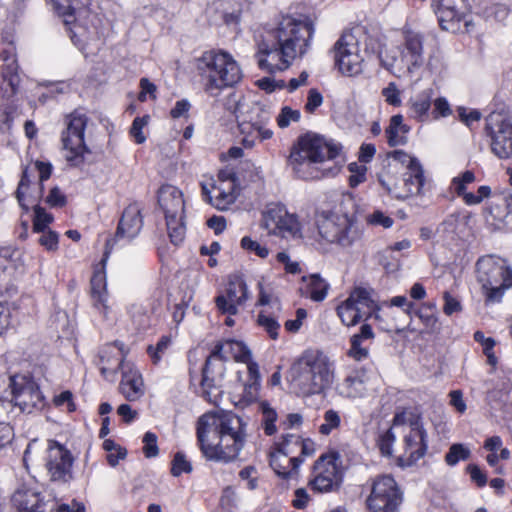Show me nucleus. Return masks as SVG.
Listing matches in <instances>:
<instances>
[{
    "mask_svg": "<svg viewBox=\"0 0 512 512\" xmlns=\"http://www.w3.org/2000/svg\"><path fill=\"white\" fill-rule=\"evenodd\" d=\"M314 26L309 20L284 17L257 44L255 58L260 69L270 73L288 69L310 47Z\"/></svg>",
    "mask_w": 512,
    "mask_h": 512,
    "instance_id": "nucleus-1",
    "label": "nucleus"
},
{
    "mask_svg": "<svg viewBox=\"0 0 512 512\" xmlns=\"http://www.w3.org/2000/svg\"><path fill=\"white\" fill-rule=\"evenodd\" d=\"M196 433L200 450L210 461L232 462L246 443V424L231 412L202 415L198 419Z\"/></svg>",
    "mask_w": 512,
    "mask_h": 512,
    "instance_id": "nucleus-2",
    "label": "nucleus"
},
{
    "mask_svg": "<svg viewBox=\"0 0 512 512\" xmlns=\"http://www.w3.org/2000/svg\"><path fill=\"white\" fill-rule=\"evenodd\" d=\"M339 154V147L324 137L307 133L300 137L297 146L291 151L288 162L295 174L302 179H317L335 175V164L324 167Z\"/></svg>",
    "mask_w": 512,
    "mask_h": 512,
    "instance_id": "nucleus-3",
    "label": "nucleus"
},
{
    "mask_svg": "<svg viewBox=\"0 0 512 512\" xmlns=\"http://www.w3.org/2000/svg\"><path fill=\"white\" fill-rule=\"evenodd\" d=\"M249 358H251V352L241 341L229 339L217 344L203 368L201 381L203 397L213 405H219L223 394L225 361L234 359L238 362H247Z\"/></svg>",
    "mask_w": 512,
    "mask_h": 512,
    "instance_id": "nucleus-4",
    "label": "nucleus"
},
{
    "mask_svg": "<svg viewBox=\"0 0 512 512\" xmlns=\"http://www.w3.org/2000/svg\"><path fill=\"white\" fill-rule=\"evenodd\" d=\"M289 377L292 386L303 396L319 394L333 381L332 364L319 350H306L292 364Z\"/></svg>",
    "mask_w": 512,
    "mask_h": 512,
    "instance_id": "nucleus-5",
    "label": "nucleus"
},
{
    "mask_svg": "<svg viewBox=\"0 0 512 512\" xmlns=\"http://www.w3.org/2000/svg\"><path fill=\"white\" fill-rule=\"evenodd\" d=\"M197 70L203 81L204 91L217 97L227 88L237 85L243 72L237 61L224 51H206L197 59Z\"/></svg>",
    "mask_w": 512,
    "mask_h": 512,
    "instance_id": "nucleus-6",
    "label": "nucleus"
},
{
    "mask_svg": "<svg viewBox=\"0 0 512 512\" xmlns=\"http://www.w3.org/2000/svg\"><path fill=\"white\" fill-rule=\"evenodd\" d=\"M402 36L400 46L387 48L380 53L382 66L396 77L413 74L425 62L423 35L405 27Z\"/></svg>",
    "mask_w": 512,
    "mask_h": 512,
    "instance_id": "nucleus-7",
    "label": "nucleus"
},
{
    "mask_svg": "<svg viewBox=\"0 0 512 512\" xmlns=\"http://www.w3.org/2000/svg\"><path fill=\"white\" fill-rule=\"evenodd\" d=\"M235 112L240 142L245 148H253L257 143L273 137L274 132L269 127L272 118L270 105L239 101Z\"/></svg>",
    "mask_w": 512,
    "mask_h": 512,
    "instance_id": "nucleus-8",
    "label": "nucleus"
},
{
    "mask_svg": "<svg viewBox=\"0 0 512 512\" xmlns=\"http://www.w3.org/2000/svg\"><path fill=\"white\" fill-rule=\"evenodd\" d=\"M316 224L323 240L343 249L356 245L362 238L358 223L346 213L321 212L317 215Z\"/></svg>",
    "mask_w": 512,
    "mask_h": 512,
    "instance_id": "nucleus-9",
    "label": "nucleus"
},
{
    "mask_svg": "<svg viewBox=\"0 0 512 512\" xmlns=\"http://www.w3.org/2000/svg\"><path fill=\"white\" fill-rule=\"evenodd\" d=\"M477 279L486 302H499L504 291L512 287V271L505 260L493 255L481 257L476 264Z\"/></svg>",
    "mask_w": 512,
    "mask_h": 512,
    "instance_id": "nucleus-10",
    "label": "nucleus"
},
{
    "mask_svg": "<svg viewBox=\"0 0 512 512\" xmlns=\"http://www.w3.org/2000/svg\"><path fill=\"white\" fill-rule=\"evenodd\" d=\"M89 117L81 109H76L64 118L65 129L61 140L65 151L66 161L73 167H79L85 162V155L90 149L85 144V130Z\"/></svg>",
    "mask_w": 512,
    "mask_h": 512,
    "instance_id": "nucleus-11",
    "label": "nucleus"
},
{
    "mask_svg": "<svg viewBox=\"0 0 512 512\" xmlns=\"http://www.w3.org/2000/svg\"><path fill=\"white\" fill-rule=\"evenodd\" d=\"M373 295L374 291L371 288L359 286L351 290L349 296L336 308L342 324L352 327L371 317L379 320L380 307Z\"/></svg>",
    "mask_w": 512,
    "mask_h": 512,
    "instance_id": "nucleus-12",
    "label": "nucleus"
},
{
    "mask_svg": "<svg viewBox=\"0 0 512 512\" xmlns=\"http://www.w3.org/2000/svg\"><path fill=\"white\" fill-rule=\"evenodd\" d=\"M158 204L164 213L170 241L178 245L186 234L183 193L173 185H163L158 191Z\"/></svg>",
    "mask_w": 512,
    "mask_h": 512,
    "instance_id": "nucleus-13",
    "label": "nucleus"
},
{
    "mask_svg": "<svg viewBox=\"0 0 512 512\" xmlns=\"http://www.w3.org/2000/svg\"><path fill=\"white\" fill-rule=\"evenodd\" d=\"M361 28L342 33L335 42L332 53L339 71L347 76H355L362 72L364 57L360 47L363 37Z\"/></svg>",
    "mask_w": 512,
    "mask_h": 512,
    "instance_id": "nucleus-14",
    "label": "nucleus"
},
{
    "mask_svg": "<svg viewBox=\"0 0 512 512\" xmlns=\"http://www.w3.org/2000/svg\"><path fill=\"white\" fill-rule=\"evenodd\" d=\"M402 502V493L389 475L377 477L371 486V492L366 500L369 512H395Z\"/></svg>",
    "mask_w": 512,
    "mask_h": 512,
    "instance_id": "nucleus-15",
    "label": "nucleus"
},
{
    "mask_svg": "<svg viewBox=\"0 0 512 512\" xmlns=\"http://www.w3.org/2000/svg\"><path fill=\"white\" fill-rule=\"evenodd\" d=\"M75 458L71 451L55 440H48L45 467L54 482L68 483L73 479Z\"/></svg>",
    "mask_w": 512,
    "mask_h": 512,
    "instance_id": "nucleus-16",
    "label": "nucleus"
},
{
    "mask_svg": "<svg viewBox=\"0 0 512 512\" xmlns=\"http://www.w3.org/2000/svg\"><path fill=\"white\" fill-rule=\"evenodd\" d=\"M340 456L336 452L322 455L314 464L311 487L318 492H330L339 487L342 480Z\"/></svg>",
    "mask_w": 512,
    "mask_h": 512,
    "instance_id": "nucleus-17",
    "label": "nucleus"
},
{
    "mask_svg": "<svg viewBox=\"0 0 512 512\" xmlns=\"http://www.w3.org/2000/svg\"><path fill=\"white\" fill-rule=\"evenodd\" d=\"M262 227L268 234L280 237L300 236V224L294 214H290L283 205H268L262 214Z\"/></svg>",
    "mask_w": 512,
    "mask_h": 512,
    "instance_id": "nucleus-18",
    "label": "nucleus"
},
{
    "mask_svg": "<svg viewBox=\"0 0 512 512\" xmlns=\"http://www.w3.org/2000/svg\"><path fill=\"white\" fill-rule=\"evenodd\" d=\"M486 130L491 138V149L499 158L512 155V122L499 112H492L486 119Z\"/></svg>",
    "mask_w": 512,
    "mask_h": 512,
    "instance_id": "nucleus-19",
    "label": "nucleus"
},
{
    "mask_svg": "<svg viewBox=\"0 0 512 512\" xmlns=\"http://www.w3.org/2000/svg\"><path fill=\"white\" fill-rule=\"evenodd\" d=\"M11 401L18 406L22 412L32 413L41 409L44 405V397L38 385L25 376L10 377Z\"/></svg>",
    "mask_w": 512,
    "mask_h": 512,
    "instance_id": "nucleus-20",
    "label": "nucleus"
},
{
    "mask_svg": "<svg viewBox=\"0 0 512 512\" xmlns=\"http://www.w3.org/2000/svg\"><path fill=\"white\" fill-rule=\"evenodd\" d=\"M122 370V379L119 384V391L127 401L135 402L140 400L145 394L142 375L132 365L123 363L119 357L116 359L115 366L104 365L101 368V374L105 377L109 373H116Z\"/></svg>",
    "mask_w": 512,
    "mask_h": 512,
    "instance_id": "nucleus-21",
    "label": "nucleus"
},
{
    "mask_svg": "<svg viewBox=\"0 0 512 512\" xmlns=\"http://www.w3.org/2000/svg\"><path fill=\"white\" fill-rule=\"evenodd\" d=\"M249 298L248 287L240 276H232L229 279L226 293L215 298L217 309L227 315H236Z\"/></svg>",
    "mask_w": 512,
    "mask_h": 512,
    "instance_id": "nucleus-22",
    "label": "nucleus"
},
{
    "mask_svg": "<svg viewBox=\"0 0 512 512\" xmlns=\"http://www.w3.org/2000/svg\"><path fill=\"white\" fill-rule=\"evenodd\" d=\"M201 186L205 198L219 210H226L236 199L234 180L225 178L223 174L219 175L217 181L211 179V182L202 183Z\"/></svg>",
    "mask_w": 512,
    "mask_h": 512,
    "instance_id": "nucleus-23",
    "label": "nucleus"
},
{
    "mask_svg": "<svg viewBox=\"0 0 512 512\" xmlns=\"http://www.w3.org/2000/svg\"><path fill=\"white\" fill-rule=\"evenodd\" d=\"M404 451L397 458L400 467H411L427 452V433L423 427L409 430L404 436Z\"/></svg>",
    "mask_w": 512,
    "mask_h": 512,
    "instance_id": "nucleus-24",
    "label": "nucleus"
},
{
    "mask_svg": "<svg viewBox=\"0 0 512 512\" xmlns=\"http://www.w3.org/2000/svg\"><path fill=\"white\" fill-rule=\"evenodd\" d=\"M291 452L292 450L289 447L288 438H284V441L279 447L270 453V466L274 472L283 479L295 477L298 467L303 462V458L301 457H290L289 454Z\"/></svg>",
    "mask_w": 512,
    "mask_h": 512,
    "instance_id": "nucleus-25",
    "label": "nucleus"
},
{
    "mask_svg": "<svg viewBox=\"0 0 512 512\" xmlns=\"http://www.w3.org/2000/svg\"><path fill=\"white\" fill-rule=\"evenodd\" d=\"M0 59L3 62L0 71V93L10 97L17 92L20 85L17 59L14 52L8 50L0 53Z\"/></svg>",
    "mask_w": 512,
    "mask_h": 512,
    "instance_id": "nucleus-26",
    "label": "nucleus"
},
{
    "mask_svg": "<svg viewBox=\"0 0 512 512\" xmlns=\"http://www.w3.org/2000/svg\"><path fill=\"white\" fill-rule=\"evenodd\" d=\"M143 226L141 209L138 204H130L123 211L119 221L115 238L117 240H132Z\"/></svg>",
    "mask_w": 512,
    "mask_h": 512,
    "instance_id": "nucleus-27",
    "label": "nucleus"
},
{
    "mask_svg": "<svg viewBox=\"0 0 512 512\" xmlns=\"http://www.w3.org/2000/svg\"><path fill=\"white\" fill-rule=\"evenodd\" d=\"M33 175L30 173L29 167H25L21 179L19 181L16 198L24 211H28L30 205H36V202L42 197L43 184H38V187L31 189Z\"/></svg>",
    "mask_w": 512,
    "mask_h": 512,
    "instance_id": "nucleus-28",
    "label": "nucleus"
},
{
    "mask_svg": "<svg viewBox=\"0 0 512 512\" xmlns=\"http://www.w3.org/2000/svg\"><path fill=\"white\" fill-rule=\"evenodd\" d=\"M433 95V89L428 87L411 96L406 104L408 108V116L419 122L427 121L429 118Z\"/></svg>",
    "mask_w": 512,
    "mask_h": 512,
    "instance_id": "nucleus-29",
    "label": "nucleus"
},
{
    "mask_svg": "<svg viewBox=\"0 0 512 512\" xmlns=\"http://www.w3.org/2000/svg\"><path fill=\"white\" fill-rule=\"evenodd\" d=\"M42 502L41 494L27 486L19 487L12 496V503L19 512H38Z\"/></svg>",
    "mask_w": 512,
    "mask_h": 512,
    "instance_id": "nucleus-30",
    "label": "nucleus"
},
{
    "mask_svg": "<svg viewBox=\"0 0 512 512\" xmlns=\"http://www.w3.org/2000/svg\"><path fill=\"white\" fill-rule=\"evenodd\" d=\"M375 334L372 327L364 323L360 327L359 333L353 335L350 339V349L348 355L356 361L367 359L369 356V347L366 345L367 341L373 340Z\"/></svg>",
    "mask_w": 512,
    "mask_h": 512,
    "instance_id": "nucleus-31",
    "label": "nucleus"
},
{
    "mask_svg": "<svg viewBox=\"0 0 512 512\" xmlns=\"http://www.w3.org/2000/svg\"><path fill=\"white\" fill-rule=\"evenodd\" d=\"M397 171V164H390L388 169L379 174L378 180L388 194L396 199L404 200L407 198V193H404L402 179H398L395 175Z\"/></svg>",
    "mask_w": 512,
    "mask_h": 512,
    "instance_id": "nucleus-32",
    "label": "nucleus"
},
{
    "mask_svg": "<svg viewBox=\"0 0 512 512\" xmlns=\"http://www.w3.org/2000/svg\"><path fill=\"white\" fill-rule=\"evenodd\" d=\"M425 181L422 166H414V168L407 170L402 179L404 193H407V198L424 194Z\"/></svg>",
    "mask_w": 512,
    "mask_h": 512,
    "instance_id": "nucleus-33",
    "label": "nucleus"
},
{
    "mask_svg": "<svg viewBox=\"0 0 512 512\" xmlns=\"http://www.w3.org/2000/svg\"><path fill=\"white\" fill-rule=\"evenodd\" d=\"M408 132L409 127L403 123V116L401 114L393 115L385 130L388 144L391 147L404 145L407 142Z\"/></svg>",
    "mask_w": 512,
    "mask_h": 512,
    "instance_id": "nucleus-34",
    "label": "nucleus"
},
{
    "mask_svg": "<svg viewBox=\"0 0 512 512\" xmlns=\"http://www.w3.org/2000/svg\"><path fill=\"white\" fill-rule=\"evenodd\" d=\"M56 12L64 17V23L70 25L75 21L76 15L85 13V3L82 0H50Z\"/></svg>",
    "mask_w": 512,
    "mask_h": 512,
    "instance_id": "nucleus-35",
    "label": "nucleus"
},
{
    "mask_svg": "<svg viewBox=\"0 0 512 512\" xmlns=\"http://www.w3.org/2000/svg\"><path fill=\"white\" fill-rule=\"evenodd\" d=\"M0 259L9 261L11 267L19 273H24L32 261V256L12 247L0 249Z\"/></svg>",
    "mask_w": 512,
    "mask_h": 512,
    "instance_id": "nucleus-36",
    "label": "nucleus"
},
{
    "mask_svg": "<svg viewBox=\"0 0 512 512\" xmlns=\"http://www.w3.org/2000/svg\"><path fill=\"white\" fill-rule=\"evenodd\" d=\"M91 293L94 305L106 310L107 302V279L104 271H96L91 279Z\"/></svg>",
    "mask_w": 512,
    "mask_h": 512,
    "instance_id": "nucleus-37",
    "label": "nucleus"
},
{
    "mask_svg": "<svg viewBox=\"0 0 512 512\" xmlns=\"http://www.w3.org/2000/svg\"><path fill=\"white\" fill-rule=\"evenodd\" d=\"M436 14L443 30L455 33L460 29L462 14L456 9H436Z\"/></svg>",
    "mask_w": 512,
    "mask_h": 512,
    "instance_id": "nucleus-38",
    "label": "nucleus"
},
{
    "mask_svg": "<svg viewBox=\"0 0 512 512\" xmlns=\"http://www.w3.org/2000/svg\"><path fill=\"white\" fill-rule=\"evenodd\" d=\"M489 212L494 219L504 221L512 213V196L501 195L495 197L491 202Z\"/></svg>",
    "mask_w": 512,
    "mask_h": 512,
    "instance_id": "nucleus-39",
    "label": "nucleus"
},
{
    "mask_svg": "<svg viewBox=\"0 0 512 512\" xmlns=\"http://www.w3.org/2000/svg\"><path fill=\"white\" fill-rule=\"evenodd\" d=\"M328 284L318 275H311L307 280L306 294L313 301H323L327 295Z\"/></svg>",
    "mask_w": 512,
    "mask_h": 512,
    "instance_id": "nucleus-40",
    "label": "nucleus"
},
{
    "mask_svg": "<svg viewBox=\"0 0 512 512\" xmlns=\"http://www.w3.org/2000/svg\"><path fill=\"white\" fill-rule=\"evenodd\" d=\"M257 323L267 332L271 339L276 340L278 338L280 324L277 320V315L270 313L267 310H262L258 314Z\"/></svg>",
    "mask_w": 512,
    "mask_h": 512,
    "instance_id": "nucleus-41",
    "label": "nucleus"
},
{
    "mask_svg": "<svg viewBox=\"0 0 512 512\" xmlns=\"http://www.w3.org/2000/svg\"><path fill=\"white\" fill-rule=\"evenodd\" d=\"M404 425H407L410 430L423 427L420 415L410 409H403L394 415L393 426Z\"/></svg>",
    "mask_w": 512,
    "mask_h": 512,
    "instance_id": "nucleus-42",
    "label": "nucleus"
},
{
    "mask_svg": "<svg viewBox=\"0 0 512 512\" xmlns=\"http://www.w3.org/2000/svg\"><path fill=\"white\" fill-rule=\"evenodd\" d=\"M341 424V417L339 412L329 409L325 411L323 416V423L319 426V432L322 435H329L334 430L338 429Z\"/></svg>",
    "mask_w": 512,
    "mask_h": 512,
    "instance_id": "nucleus-43",
    "label": "nucleus"
},
{
    "mask_svg": "<svg viewBox=\"0 0 512 512\" xmlns=\"http://www.w3.org/2000/svg\"><path fill=\"white\" fill-rule=\"evenodd\" d=\"M470 457V450L460 443L451 445L445 455V462L449 466H455L460 460H467Z\"/></svg>",
    "mask_w": 512,
    "mask_h": 512,
    "instance_id": "nucleus-44",
    "label": "nucleus"
},
{
    "mask_svg": "<svg viewBox=\"0 0 512 512\" xmlns=\"http://www.w3.org/2000/svg\"><path fill=\"white\" fill-rule=\"evenodd\" d=\"M301 113L297 109H293L290 106H283L276 116V123L279 128L284 129L290 126L291 123L299 122Z\"/></svg>",
    "mask_w": 512,
    "mask_h": 512,
    "instance_id": "nucleus-45",
    "label": "nucleus"
},
{
    "mask_svg": "<svg viewBox=\"0 0 512 512\" xmlns=\"http://www.w3.org/2000/svg\"><path fill=\"white\" fill-rule=\"evenodd\" d=\"M53 221V216L46 212L44 208L36 204L34 206L33 231L40 233L46 231L49 224Z\"/></svg>",
    "mask_w": 512,
    "mask_h": 512,
    "instance_id": "nucleus-46",
    "label": "nucleus"
},
{
    "mask_svg": "<svg viewBox=\"0 0 512 512\" xmlns=\"http://www.w3.org/2000/svg\"><path fill=\"white\" fill-rule=\"evenodd\" d=\"M474 339L481 344L483 352L487 356L488 363L490 365H495L497 363V358L493 351L496 344L495 340L491 337H485L484 333L481 331H476L474 333Z\"/></svg>",
    "mask_w": 512,
    "mask_h": 512,
    "instance_id": "nucleus-47",
    "label": "nucleus"
},
{
    "mask_svg": "<svg viewBox=\"0 0 512 512\" xmlns=\"http://www.w3.org/2000/svg\"><path fill=\"white\" fill-rule=\"evenodd\" d=\"M119 357L120 361L124 362V354L122 350L116 345H108L100 355V369L106 366H115L116 359Z\"/></svg>",
    "mask_w": 512,
    "mask_h": 512,
    "instance_id": "nucleus-48",
    "label": "nucleus"
},
{
    "mask_svg": "<svg viewBox=\"0 0 512 512\" xmlns=\"http://www.w3.org/2000/svg\"><path fill=\"white\" fill-rule=\"evenodd\" d=\"M381 95L384 101L393 107H400L402 105L401 91L395 82H389L381 90Z\"/></svg>",
    "mask_w": 512,
    "mask_h": 512,
    "instance_id": "nucleus-49",
    "label": "nucleus"
},
{
    "mask_svg": "<svg viewBox=\"0 0 512 512\" xmlns=\"http://www.w3.org/2000/svg\"><path fill=\"white\" fill-rule=\"evenodd\" d=\"M150 116L144 115L142 117H136L132 123L130 134L134 138L137 144H142L146 141V136L143 133V128L149 123Z\"/></svg>",
    "mask_w": 512,
    "mask_h": 512,
    "instance_id": "nucleus-50",
    "label": "nucleus"
},
{
    "mask_svg": "<svg viewBox=\"0 0 512 512\" xmlns=\"http://www.w3.org/2000/svg\"><path fill=\"white\" fill-rule=\"evenodd\" d=\"M345 393L348 397L356 398L362 396L366 388L364 383L358 377H348L343 385Z\"/></svg>",
    "mask_w": 512,
    "mask_h": 512,
    "instance_id": "nucleus-51",
    "label": "nucleus"
},
{
    "mask_svg": "<svg viewBox=\"0 0 512 512\" xmlns=\"http://www.w3.org/2000/svg\"><path fill=\"white\" fill-rule=\"evenodd\" d=\"M263 412V428L267 435L271 436L276 431L275 421L277 420V413L267 404L262 405Z\"/></svg>",
    "mask_w": 512,
    "mask_h": 512,
    "instance_id": "nucleus-52",
    "label": "nucleus"
},
{
    "mask_svg": "<svg viewBox=\"0 0 512 512\" xmlns=\"http://www.w3.org/2000/svg\"><path fill=\"white\" fill-rule=\"evenodd\" d=\"M192 465L182 452H177L172 461L171 473L173 476H179L182 473H190Z\"/></svg>",
    "mask_w": 512,
    "mask_h": 512,
    "instance_id": "nucleus-53",
    "label": "nucleus"
},
{
    "mask_svg": "<svg viewBox=\"0 0 512 512\" xmlns=\"http://www.w3.org/2000/svg\"><path fill=\"white\" fill-rule=\"evenodd\" d=\"M170 344L171 338L169 336L164 335L160 338L155 347L152 345L148 347L147 351L150 357L152 358L154 364H157L161 360L162 355L168 349Z\"/></svg>",
    "mask_w": 512,
    "mask_h": 512,
    "instance_id": "nucleus-54",
    "label": "nucleus"
},
{
    "mask_svg": "<svg viewBox=\"0 0 512 512\" xmlns=\"http://www.w3.org/2000/svg\"><path fill=\"white\" fill-rule=\"evenodd\" d=\"M241 247L249 252H253L255 255L262 259L269 255V250L266 246L259 244L257 241L252 240L248 236H245L241 239Z\"/></svg>",
    "mask_w": 512,
    "mask_h": 512,
    "instance_id": "nucleus-55",
    "label": "nucleus"
},
{
    "mask_svg": "<svg viewBox=\"0 0 512 512\" xmlns=\"http://www.w3.org/2000/svg\"><path fill=\"white\" fill-rule=\"evenodd\" d=\"M389 157L398 164H401L406 167L407 170L414 168V166H421L420 162L407 154L402 150H395L390 153Z\"/></svg>",
    "mask_w": 512,
    "mask_h": 512,
    "instance_id": "nucleus-56",
    "label": "nucleus"
},
{
    "mask_svg": "<svg viewBox=\"0 0 512 512\" xmlns=\"http://www.w3.org/2000/svg\"><path fill=\"white\" fill-rule=\"evenodd\" d=\"M396 440V436L393 433L392 429H388L385 431L378 440V446L381 453L385 456L392 455V447Z\"/></svg>",
    "mask_w": 512,
    "mask_h": 512,
    "instance_id": "nucleus-57",
    "label": "nucleus"
},
{
    "mask_svg": "<svg viewBox=\"0 0 512 512\" xmlns=\"http://www.w3.org/2000/svg\"><path fill=\"white\" fill-rule=\"evenodd\" d=\"M143 452L147 458L158 455L157 436L153 432H146L143 437Z\"/></svg>",
    "mask_w": 512,
    "mask_h": 512,
    "instance_id": "nucleus-58",
    "label": "nucleus"
},
{
    "mask_svg": "<svg viewBox=\"0 0 512 512\" xmlns=\"http://www.w3.org/2000/svg\"><path fill=\"white\" fill-rule=\"evenodd\" d=\"M285 438H288V444H294L295 446L301 449V454L303 456H312L315 452V444L313 441L306 439L302 440L299 437H295L293 435H288Z\"/></svg>",
    "mask_w": 512,
    "mask_h": 512,
    "instance_id": "nucleus-59",
    "label": "nucleus"
},
{
    "mask_svg": "<svg viewBox=\"0 0 512 512\" xmlns=\"http://www.w3.org/2000/svg\"><path fill=\"white\" fill-rule=\"evenodd\" d=\"M434 109L432 115L434 119L448 117L452 114L451 106L445 97H438L433 101Z\"/></svg>",
    "mask_w": 512,
    "mask_h": 512,
    "instance_id": "nucleus-60",
    "label": "nucleus"
},
{
    "mask_svg": "<svg viewBox=\"0 0 512 512\" xmlns=\"http://www.w3.org/2000/svg\"><path fill=\"white\" fill-rule=\"evenodd\" d=\"M259 286V299L258 304L262 306L271 305L276 311H280V303L277 297H275L271 291L265 289L262 283Z\"/></svg>",
    "mask_w": 512,
    "mask_h": 512,
    "instance_id": "nucleus-61",
    "label": "nucleus"
},
{
    "mask_svg": "<svg viewBox=\"0 0 512 512\" xmlns=\"http://www.w3.org/2000/svg\"><path fill=\"white\" fill-rule=\"evenodd\" d=\"M241 480L247 482V488L254 490L258 486V472L254 466H246L239 472Z\"/></svg>",
    "mask_w": 512,
    "mask_h": 512,
    "instance_id": "nucleus-62",
    "label": "nucleus"
},
{
    "mask_svg": "<svg viewBox=\"0 0 512 512\" xmlns=\"http://www.w3.org/2000/svg\"><path fill=\"white\" fill-rule=\"evenodd\" d=\"M39 243L48 251H56L58 249V234L52 230L41 232Z\"/></svg>",
    "mask_w": 512,
    "mask_h": 512,
    "instance_id": "nucleus-63",
    "label": "nucleus"
},
{
    "mask_svg": "<svg viewBox=\"0 0 512 512\" xmlns=\"http://www.w3.org/2000/svg\"><path fill=\"white\" fill-rule=\"evenodd\" d=\"M349 171L352 173L349 177V184L351 187H356L365 181L367 171L366 167H359L356 163H351L349 164Z\"/></svg>",
    "mask_w": 512,
    "mask_h": 512,
    "instance_id": "nucleus-64",
    "label": "nucleus"
}]
</instances>
